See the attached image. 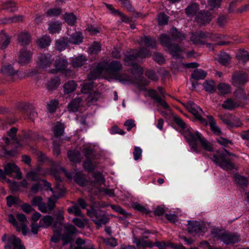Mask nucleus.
<instances>
[{
	"label": "nucleus",
	"mask_w": 249,
	"mask_h": 249,
	"mask_svg": "<svg viewBox=\"0 0 249 249\" xmlns=\"http://www.w3.org/2000/svg\"><path fill=\"white\" fill-rule=\"evenodd\" d=\"M122 68L123 65L119 61L113 60L110 62H101L91 71L88 75V78L90 80L95 79L102 74L106 73L123 84L135 85L137 78H133L125 73H119Z\"/></svg>",
	"instance_id": "f257e3e1"
},
{
	"label": "nucleus",
	"mask_w": 249,
	"mask_h": 249,
	"mask_svg": "<svg viewBox=\"0 0 249 249\" xmlns=\"http://www.w3.org/2000/svg\"><path fill=\"white\" fill-rule=\"evenodd\" d=\"M184 136L189 142L192 151L198 154L203 153V150L208 152L213 151L211 143L206 140L198 132L185 131Z\"/></svg>",
	"instance_id": "f03ea898"
},
{
	"label": "nucleus",
	"mask_w": 249,
	"mask_h": 249,
	"mask_svg": "<svg viewBox=\"0 0 249 249\" xmlns=\"http://www.w3.org/2000/svg\"><path fill=\"white\" fill-rule=\"evenodd\" d=\"M149 81L145 78L139 76L137 78L135 85L140 90L145 91L147 92V94L145 96H149L152 99L155 100L159 105L162 106L164 108L167 109L169 106L162 99L164 97L165 92L161 87H159L158 89L160 92V95H158L156 90L153 89H147L146 86L148 85Z\"/></svg>",
	"instance_id": "7ed1b4c3"
},
{
	"label": "nucleus",
	"mask_w": 249,
	"mask_h": 249,
	"mask_svg": "<svg viewBox=\"0 0 249 249\" xmlns=\"http://www.w3.org/2000/svg\"><path fill=\"white\" fill-rule=\"evenodd\" d=\"M210 158L221 168L224 170L229 171L234 168V164L229 158H227L226 155L219 151L211 155Z\"/></svg>",
	"instance_id": "20e7f679"
},
{
	"label": "nucleus",
	"mask_w": 249,
	"mask_h": 249,
	"mask_svg": "<svg viewBox=\"0 0 249 249\" xmlns=\"http://www.w3.org/2000/svg\"><path fill=\"white\" fill-rule=\"evenodd\" d=\"M160 40L162 46L168 48L173 57L175 58L182 57V53L184 52V50L178 45L171 43L170 37L166 34L161 35L160 36Z\"/></svg>",
	"instance_id": "39448f33"
},
{
	"label": "nucleus",
	"mask_w": 249,
	"mask_h": 249,
	"mask_svg": "<svg viewBox=\"0 0 249 249\" xmlns=\"http://www.w3.org/2000/svg\"><path fill=\"white\" fill-rule=\"evenodd\" d=\"M42 181L44 182L45 186L47 187V189L50 190L53 194L52 196L49 198L47 204L49 211H51L55 207V200L60 197L64 194V191L63 189L59 187L58 184L56 185L55 187L53 189L51 187V183L47 180L43 179Z\"/></svg>",
	"instance_id": "423d86ee"
},
{
	"label": "nucleus",
	"mask_w": 249,
	"mask_h": 249,
	"mask_svg": "<svg viewBox=\"0 0 249 249\" xmlns=\"http://www.w3.org/2000/svg\"><path fill=\"white\" fill-rule=\"evenodd\" d=\"M16 217L18 222L14 215L10 214L8 217V221L16 228L17 231H21L23 235H26L28 232L26 217L24 214L18 213Z\"/></svg>",
	"instance_id": "0eeeda50"
},
{
	"label": "nucleus",
	"mask_w": 249,
	"mask_h": 249,
	"mask_svg": "<svg viewBox=\"0 0 249 249\" xmlns=\"http://www.w3.org/2000/svg\"><path fill=\"white\" fill-rule=\"evenodd\" d=\"M139 56L136 51L131 53L126 54L124 57V62L125 65L132 66L131 72L133 74L142 75L143 70L142 67L137 64V60Z\"/></svg>",
	"instance_id": "6e6552de"
},
{
	"label": "nucleus",
	"mask_w": 249,
	"mask_h": 249,
	"mask_svg": "<svg viewBox=\"0 0 249 249\" xmlns=\"http://www.w3.org/2000/svg\"><path fill=\"white\" fill-rule=\"evenodd\" d=\"M0 72L3 74L10 77L17 76L18 78H22L26 75L32 76L36 73V71L34 70L30 71L27 73L19 71L14 69L13 65L10 64L2 65L0 69Z\"/></svg>",
	"instance_id": "1a4fd4ad"
},
{
	"label": "nucleus",
	"mask_w": 249,
	"mask_h": 249,
	"mask_svg": "<svg viewBox=\"0 0 249 249\" xmlns=\"http://www.w3.org/2000/svg\"><path fill=\"white\" fill-rule=\"evenodd\" d=\"M185 108L191 112L195 117V118L198 120L201 124L204 125H207V121L202 117L203 111L196 104L194 103L189 101L184 104Z\"/></svg>",
	"instance_id": "9d476101"
},
{
	"label": "nucleus",
	"mask_w": 249,
	"mask_h": 249,
	"mask_svg": "<svg viewBox=\"0 0 249 249\" xmlns=\"http://www.w3.org/2000/svg\"><path fill=\"white\" fill-rule=\"evenodd\" d=\"M53 61L54 59L49 53H39L35 60L37 67L43 70L50 68Z\"/></svg>",
	"instance_id": "9b49d317"
},
{
	"label": "nucleus",
	"mask_w": 249,
	"mask_h": 249,
	"mask_svg": "<svg viewBox=\"0 0 249 249\" xmlns=\"http://www.w3.org/2000/svg\"><path fill=\"white\" fill-rule=\"evenodd\" d=\"M93 150L88 149L85 152L86 160L83 163V167L85 170L89 172H92L95 168L97 163L93 161L94 159Z\"/></svg>",
	"instance_id": "f8f14e48"
},
{
	"label": "nucleus",
	"mask_w": 249,
	"mask_h": 249,
	"mask_svg": "<svg viewBox=\"0 0 249 249\" xmlns=\"http://www.w3.org/2000/svg\"><path fill=\"white\" fill-rule=\"evenodd\" d=\"M212 35L210 33L200 31L195 33H192L190 40L196 45L205 44V39L212 38Z\"/></svg>",
	"instance_id": "ddd939ff"
},
{
	"label": "nucleus",
	"mask_w": 249,
	"mask_h": 249,
	"mask_svg": "<svg viewBox=\"0 0 249 249\" xmlns=\"http://www.w3.org/2000/svg\"><path fill=\"white\" fill-rule=\"evenodd\" d=\"M33 54V52L29 50L21 49L18 54V62L22 65L30 63L32 61Z\"/></svg>",
	"instance_id": "4468645a"
},
{
	"label": "nucleus",
	"mask_w": 249,
	"mask_h": 249,
	"mask_svg": "<svg viewBox=\"0 0 249 249\" xmlns=\"http://www.w3.org/2000/svg\"><path fill=\"white\" fill-rule=\"evenodd\" d=\"M4 249H25V248L19 238L12 235L7 238V244Z\"/></svg>",
	"instance_id": "2eb2a0df"
},
{
	"label": "nucleus",
	"mask_w": 249,
	"mask_h": 249,
	"mask_svg": "<svg viewBox=\"0 0 249 249\" xmlns=\"http://www.w3.org/2000/svg\"><path fill=\"white\" fill-rule=\"evenodd\" d=\"M220 118L225 124L230 127H238L241 124L239 119L235 118L231 114L220 115Z\"/></svg>",
	"instance_id": "dca6fc26"
},
{
	"label": "nucleus",
	"mask_w": 249,
	"mask_h": 249,
	"mask_svg": "<svg viewBox=\"0 0 249 249\" xmlns=\"http://www.w3.org/2000/svg\"><path fill=\"white\" fill-rule=\"evenodd\" d=\"M48 172L44 171L40 167H37L36 169L28 172L26 174V178L32 181H37L40 179L41 177L45 176Z\"/></svg>",
	"instance_id": "f3484780"
},
{
	"label": "nucleus",
	"mask_w": 249,
	"mask_h": 249,
	"mask_svg": "<svg viewBox=\"0 0 249 249\" xmlns=\"http://www.w3.org/2000/svg\"><path fill=\"white\" fill-rule=\"evenodd\" d=\"M248 80V76L245 72H235L232 77V83L235 86H238L246 83Z\"/></svg>",
	"instance_id": "a211bd4d"
},
{
	"label": "nucleus",
	"mask_w": 249,
	"mask_h": 249,
	"mask_svg": "<svg viewBox=\"0 0 249 249\" xmlns=\"http://www.w3.org/2000/svg\"><path fill=\"white\" fill-rule=\"evenodd\" d=\"M92 220L98 226V228L102 225L106 224L108 222V218L100 212L93 211L90 214Z\"/></svg>",
	"instance_id": "6ab92c4d"
},
{
	"label": "nucleus",
	"mask_w": 249,
	"mask_h": 249,
	"mask_svg": "<svg viewBox=\"0 0 249 249\" xmlns=\"http://www.w3.org/2000/svg\"><path fill=\"white\" fill-rule=\"evenodd\" d=\"M68 65L67 60L65 58H59L56 59L54 66V69H52L50 71L51 73H54L59 71H64Z\"/></svg>",
	"instance_id": "aec40b11"
},
{
	"label": "nucleus",
	"mask_w": 249,
	"mask_h": 249,
	"mask_svg": "<svg viewBox=\"0 0 249 249\" xmlns=\"http://www.w3.org/2000/svg\"><path fill=\"white\" fill-rule=\"evenodd\" d=\"M212 18V14L210 12L201 11L196 15V20L199 24L204 25L209 23Z\"/></svg>",
	"instance_id": "412c9836"
},
{
	"label": "nucleus",
	"mask_w": 249,
	"mask_h": 249,
	"mask_svg": "<svg viewBox=\"0 0 249 249\" xmlns=\"http://www.w3.org/2000/svg\"><path fill=\"white\" fill-rule=\"evenodd\" d=\"M220 239L226 244H235L240 241L238 235L228 232L222 233L220 236Z\"/></svg>",
	"instance_id": "4be33fe9"
},
{
	"label": "nucleus",
	"mask_w": 249,
	"mask_h": 249,
	"mask_svg": "<svg viewBox=\"0 0 249 249\" xmlns=\"http://www.w3.org/2000/svg\"><path fill=\"white\" fill-rule=\"evenodd\" d=\"M4 172L5 174L8 175H11L13 173H15L16 178L20 179L22 178V173L20 171L19 168L13 163H8L4 166Z\"/></svg>",
	"instance_id": "5701e85b"
},
{
	"label": "nucleus",
	"mask_w": 249,
	"mask_h": 249,
	"mask_svg": "<svg viewBox=\"0 0 249 249\" xmlns=\"http://www.w3.org/2000/svg\"><path fill=\"white\" fill-rule=\"evenodd\" d=\"M18 41L22 46L28 45L31 41V36L29 32L22 31L18 34Z\"/></svg>",
	"instance_id": "b1692460"
},
{
	"label": "nucleus",
	"mask_w": 249,
	"mask_h": 249,
	"mask_svg": "<svg viewBox=\"0 0 249 249\" xmlns=\"http://www.w3.org/2000/svg\"><path fill=\"white\" fill-rule=\"evenodd\" d=\"M66 40L68 43L79 45L83 42V36L81 33L75 32L70 36L67 37Z\"/></svg>",
	"instance_id": "393cba45"
},
{
	"label": "nucleus",
	"mask_w": 249,
	"mask_h": 249,
	"mask_svg": "<svg viewBox=\"0 0 249 249\" xmlns=\"http://www.w3.org/2000/svg\"><path fill=\"white\" fill-rule=\"evenodd\" d=\"M188 228L190 233H199L203 231L204 227L199 222L189 221Z\"/></svg>",
	"instance_id": "a878e982"
},
{
	"label": "nucleus",
	"mask_w": 249,
	"mask_h": 249,
	"mask_svg": "<svg viewBox=\"0 0 249 249\" xmlns=\"http://www.w3.org/2000/svg\"><path fill=\"white\" fill-rule=\"evenodd\" d=\"M61 170L65 173L68 178H71L74 177V180L80 185L84 186L85 185V180L83 175L77 173L73 176V174L68 173L64 168H62Z\"/></svg>",
	"instance_id": "bb28decb"
},
{
	"label": "nucleus",
	"mask_w": 249,
	"mask_h": 249,
	"mask_svg": "<svg viewBox=\"0 0 249 249\" xmlns=\"http://www.w3.org/2000/svg\"><path fill=\"white\" fill-rule=\"evenodd\" d=\"M87 60L85 55H79L72 58L71 65L74 68L81 67L86 63Z\"/></svg>",
	"instance_id": "cd10ccee"
},
{
	"label": "nucleus",
	"mask_w": 249,
	"mask_h": 249,
	"mask_svg": "<svg viewBox=\"0 0 249 249\" xmlns=\"http://www.w3.org/2000/svg\"><path fill=\"white\" fill-rule=\"evenodd\" d=\"M211 130L216 135H220L222 133L220 128L216 125L215 120L211 115L207 116Z\"/></svg>",
	"instance_id": "c85d7f7f"
},
{
	"label": "nucleus",
	"mask_w": 249,
	"mask_h": 249,
	"mask_svg": "<svg viewBox=\"0 0 249 249\" xmlns=\"http://www.w3.org/2000/svg\"><path fill=\"white\" fill-rule=\"evenodd\" d=\"M140 43L141 45H144L151 48H155L157 46L155 39L149 36H145L142 37Z\"/></svg>",
	"instance_id": "c756f323"
},
{
	"label": "nucleus",
	"mask_w": 249,
	"mask_h": 249,
	"mask_svg": "<svg viewBox=\"0 0 249 249\" xmlns=\"http://www.w3.org/2000/svg\"><path fill=\"white\" fill-rule=\"evenodd\" d=\"M82 99L77 97L72 100L68 105V109L70 112H75L78 111L80 106Z\"/></svg>",
	"instance_id": "7c9ffc66"
},
{
	"label": "nucleus",
	"mask_w": 249,
	"mask_h": 249,
	"mask_svg": "<svg viewBox=\"0 0 249 249\" xmlns=\"http://www.w3.org/2000/svg\"><path fill=\"white\" fill-rule=\"evenodd\" d=\"M0 49L4 50L10 42V38L3 31L0 32Z\"/></svg>",
	"instance_id": "2f4dec72"
},
{
	"label": "nucleus",
	"mask_w": 249,
	"mask_h": 249,
	"mask_svg": "<svg viewBox=\"0 0 249 249\" xmlns=\"http://www.w3.org/2000/svg\"><path fill=\"white\" fill-rule=\"evenodd\" d=\"M133 242L138 247L144 249L146 247L152 248L154 246V243L150 240H145L144 239L142 240L135 238Z\"/></svg>",
	"instance_id": "473e14b6"
},
{
	"label": "nucleus",
	"mask_w": 249,
	"mask_h": 249,
	"mask_svg": "<svg viewBox=\"0 0 249 249\" xmlns=\"http://www.w3.org/2000/svg\"><path fill=\"white\" fill-rule=\"evenodd\" d=\"M77 84L73 80L69 81L64 86V91L65 94H69L73 92L76 88Z\"/></svg>",
	"instance_id": "72a5a7b5"
},
{
	"label": "nucleus",
	"mask_w": 249,
	"mask_h": 249,
	"mask_svg": "<svg viewBox=\"0 0 249 249\" xmlns=\"http://www.w3.org/2000/svg\"><path fill=\"white\" fill-rule=\"evenodd\" d=\"M199 10V5L197 3H193L188 6L185 9L186 14L188 16H193L197 15L196 14Z\"/></svg>",
	"instance_id": "f704fd0d"
},
{
	"label": "nucleus",
	"mask_w": 249,
	"mask_h": 249,
	"mask_svg": "<svg viewBox=\"0 0 249 249\" xmlns=\"http://www.w3.org/2000/svg\"><path fill=\"white\" fill-rule=\"evenodd\" d=\"M239 104L231 99H228L222 104V107L227 109L231 110L239 107Z\"/></svg>",
	"instance_id": "c9c22d12"
},
{
	"label": "nucleus",
	"mask_w": 249,
	"mask_h": 249,
	"mask_svg": "<svg viewBox=\"0 0 249 249\" xmlns=\"http://www.w3.org/2000/svg\"><path fill=\"white\" fill-rule=\"evenodd\" d=\"M72 223L77 227L80 229H84L88 224V220L83 216L81 218H74L72 220Z\"/></svg>",
	"instance_id": "e433bc0d"
},
{
	"label": "nucleus",
	"mask_w": 249,
	"mask_h": 249,
	"mask_svg": "<svg viewBox=\"0 0 249 249\" xmlns=\"http://www.w3.org/2000/svg\"><path fill=\"white\" fill-rule=\"evenodd\" d=\"M53 221V218L50 215L44 216L39 221V225L41 227L48 228L50 227Z\"/></svg>",
	"instance_id": "4c0bfd02"
},
{
	"label": "nucleus",
	"mask_w": 249,
	"mask_h": 249,
	"mask_svg": "<svg viewBox=\"0 0 249 249\" xmlns=\"http://www.w3.org/2000/svg\"><path fill=\"white\" fill-rule=\"evenodd\" d=\"M234 179L237 184L242 187H246L248 184V179L242 176L236 174L234 176Z\"/></svg>",
	"instance_id": "58836bf2"
},
{
	"label": "nucleus",
	"mask_w": 249,
	"mask_h": 249,
	"mask_svg": "<svg viewBox=\"0 0 249 249\" xmlns=\"http://www.w3.org/2000/svg\"><path fill=\"white\" fill-rule=\"evenodd\" d=\"M207 75V73L201 69H196L192 73V77L196 80L203 79Z\"/></svg>",
	"instance_id": "ea45409f"
},
{
	"label": "nucleus",
	"mask_w": 249,
	"mask_h": 249,
	"mask_svg": "<svg viewBox=\"0 0 249 249\" xmlns=\"http://www.w3.org/2000/svg\"><path fill=\"white\" fill-rule=\"evenodd\" d=\"M220 93L222 95L228 94L231 92L230 86L226 83H220L217 87Z\"/></svg>",
	"instance_id": "a19ab883"
},
{
	"label": "nucleus",
	"mask_w": 249,
	"mask_h": 249,
	"mask_svg": "<svg viewBox=\"0 0 249 249\" xmlns=\"http://www.w3.org/2000/svg\"><path fill=\"white\" fill-rule=\"evenodd\" d=\"M61 29V24L57 22H53L49 24L48 30L50 33H58Z\"/></svg>",
	"instance_id": "79ce46f5"
},
{
	"label": "nucleus",
	"mask_w": 249,
	"mask_h": 249,
	"mask_svg": "<svg viewBox=\"0 0 249 249\" xmlns=\"http://www.w3.org/2000/svg\"><path fill=\"white\" fill-rule=\"evenodd\" d=\"M64 125L59 122H57L53 128L54 136L56 137L61 136L64 132Z\"/></svg>",
	"instance_id": "37998d69"
},
{
	"label": "nucleus",
	"mask_w": 249,
	"mask_h": 249,
	"mask_svg": "<svg viewBox=\"0 0 249 249\" xmlns=\"http://www.w3.org/2000/svg\"><path fill=\"white\" fill-rule=\"evenodd\" d=\"M204 89L208 92L213 93L216 90L215 83L213 81H206L203 83Z\"/></svg>",
	"instance_id": "c03bdc74"
},
{
	"label": "nucleus",
	"mask_w": 249,
	"mask_h": 249,
	"mask_svg": "<svg viewBox=\"0 0 249 249\" xmlns=\"http://www.w3.org/2000/svg\"><path fill=\"white\" fill-rule=\"evenodd\" d=\"M51 39L49 36H45L40 38L37 41L38 45L42 48H45L50 45Z\"/></svg>",
	"instance_id": "a18cd8bd"
},
{
	"label": "nucleus",
	"mask_w": 249,
	"mask_h": 249,
	"mask_svg": "<svg viewBox=\"0 0 249 249\" xmlns=\"http://www.w3.org/2000/svg\"><path fill=\"white\" fill-rule=\"evenodd\" d=\"M68 156L69 160L71 162H77L80 160V154L79 152L70 151L68 152Z\"/></svg>",
	"instance_id": "49530a36"
},
{
	"label": "nucleus",
	"mask_w": 249,
	"mask_h": 249,
	"mask_svg": "<svg viewBox=\"0 0 249 249\" xmlns=\"http://www.w3.org/2000/svg\"><path fill=\"white\" fill-rule=\"evenodd\" d=\"M60 84V80L58 77H55L52 78L47 83V88L52 89L57 87Z\"/></svg>",
	"instance_id": "de8ad7c7"
},
{
	"label": "nucleus",
	"mask_w": 249,
	"mask_h": 249,
	"mask_svg": "<svg viewBox=\"0 0 249 249\" xmlns=\"http://www.w3.org/2000/svg\"><path fill=\"white\" fill-rule=\"evenodd\" d=\"M107 8L109 10L112 14H118L120 16L123 18V21L125 22H127L128 21V18L125 17L124 14L119 10L115 9L111 4H106Z\"/></svg>",
	"instance_id": "09e8293b"
},
{
	"label": "nucleus",
	"mask_w": 249,
	"mask_h": 249,
	"mask_svg": "<svg viewBox=\"0 0 249 249\" xmlns=\"http://www.w3.org/2000/svg\"><path fill=\"white\" fill-rule=\"evenodd\" d=\"M62 13V9L60 8H53L49 9L45 13L46 15L49 17H56L60 15Z\"/></svg>",
	"instance_id": "8fccbe9b"
},
{
	"label": "nucleus",
	"mask_w": 249,
	"mask_h": 249,
	"mask_svg": "<svg viewBox=\"0 0 249 249\" xmlns=\"http://www.w3.org/2000/svg\"><path fill=\"white\" fill-rule=\"evenodd\" d=\"M101 46L99 43L94 42L88 48V52L90 54H97L101 51Z\"/></svg>",
	"instance_id": "3c124183"
},
{
	"label": "nucleus",
	"mask_w": 249,
	"mask_h": 249,
	"mask_svg": "<svg viewBox=\"0 0 249 249\" xmlns=\"http://www.w3.org/2000/svg\"><path fill=\"white\" fill-rule=\"evenodd\" d=\"M230 60V55L226 53L222 52L218 55V61L223 65L228 64Z\"/></svg>",
	"instance_id": "603ef678"
},
{
	"label": "nucleus",
	"mask_w": 249,
	"mask_h": 249,
	"mask_svg": "<svg viewBox=\"0 0 249 249\" xmlns=\"http://www.w3.org/2000/svg\"><path fill=\"white\" fill-rule=\"evenodd\" d=\"M237 56L239 61L245 63L249 60V53L245 50H240Z\"/></svg>",
	"instance_id": "864d4df0"
},
{
	"label": "nucleus",
	"mask_w": 249,
	"mask_h": 249,
	"mask_svg": "<svg viewBox=\"0 0 249 249\" xmlns=\"http://www.w3.org/2000/svg\"><path fill=\"white\" fill-rule=\"evenodd\" d=\"M174 121L182 129H183V135H184V133L185 131L190 130L192 132H193L192 129H189L187 128V126L183 121L178 116H175L174 117Z\"/></svg>",
	"instance_id": "5fc2aeb1"
},
{
	"label": "nucleus",
	"mask_w": 249,
	"mask_h": 249,
	"mask_svg": "<svg viewBox=\"0 0 249 249\" xmlns=\"http://www.w3.org/2000/svg\"><path fill=\"white\" fill-rule=\"evenodd\" d=\"M58 102L56 100H53L47 103V109L49 112L53 113L57 108Z\"/></svg>",
	"instance_id": "6e6d98bb"
},
{
	"label": "nucleus",
	"mask_w": 249,
	"mask_h": 249,
	"mask_svg": "<svg viewBox=\"0 0 249 249\" xmlns=\"http://www.w3.org/2000/svg\"><path fill=\"white\" fill-rule=\"evenodd\" d=\"M18 145H19V144H18V145L16 147V149H12L11 150H6L5 146H3L2 147V149L3 152L4 156L5 157H7V158L15 156L18 153V151H17V149L18 147Z\"/></svg>",
	"instance_id": "4d7b16f0"
},
{
	"label": "nucleus",
	"mask_w": 249,
	"mask_h": 249,
	"mask_svg": "<svg viewBox=\"0 0 249 249\" xmlns=\"http://www.w3.org/2000/svg\"><path fill=\"white\" fill-rule=\"evenodd\" d=\"M154 246L158 247L159 249H167L168 247H174L173 244L171 242H165L164 241H156L154 243Z\"/></svg>",
	"instance_id": "13d9d810"
},
{
	"label": "nucleus",
	"mask_w": 249,
	"mask_h": 249,
	"mask_svg": "<svg viewBox=\"0 0 249 249\" xmlns=\"http://www.w3.org/2000/svg\"><path fill=\"white\" fill-rule=\"evenodd\" d=\"M3 9L9 10L10 11H15L17 10L15 3L12 0H7L2 3Z\"/></svg>",
	"instance_id": "bf43d9fd"
},
{
	"label": "nucleus",
	"mask_w": 249,
	"mask_h": 249,
	"mask_svg": "<svg viewBox=\"0 0 249 249\" xmlns=\"http://www.w3.org/2000/svg\"><path fill=\"white\" fill-rule=\"evenodd\" d=\"M68 211L70 213H73L75 215L82 216V213L79 207V206L77 204L72 206L68 208Z\"/></svg>",
	"instance_id": "052dcab7"
},
{
	"label": "nucleus",
	"mask_w": 249,
	"mask_h": 249,
	"mask_svg": "<svg viewBox=\"0 0 249 249\" xmlns=\"http://www.w3.org/2000/svg\"><path fill=\"white\" fill-rule=\"evenodd\" d=\"M139 58H146L151 56L150 51L144 48H142L138 52H136Z\"/></svg>",
	"instance_id": "680f3d73"
},
{
	"label": "nucleus",
	"mask_w": 249,
	"mask_h": 249,
	"mask_svg": "<svg viewBox=\"0 0 249 249\" xmlns=\"http://www.w3.org/2000/svg\"><path fill=\"white\" fill-rule=\"evenodd\" d=\"M64 19L66 22L72 26L75 23L76 20V17L72 13L66 14L64 16Z\"/></svg>",
	"instance_id": "e2e57ef3"
},
{
	"label": "nucleus",
	"mask_w": 249,
	"mask_h": 249,
	"mask_svg": "<svg viewBox=\"0 0 249 249\" xmlns=\"http://www.w3.org/2000/svg\"><path fill=\"white\" fill-rule=\"evenodd\" d=\"M68 43L66 38H64L63 40H58L56 42L55 47L57 50L61 51L66 48Z\"/></svg>",
	"instance_id": "0e129e2a"
},
{
	"label": "nucleus",
	"mask_w": 249,
	"mask_h": 249,
	"mask_svg": "<svg viewBox=\"0 0 249 249\" xmlns=\"http://www.w3.org/2000/svg\"><path fill=\"white\" fill-rule=\"evenodd\" d=\"M168 17L163 13H160L157 18V20L159 25H166L168 21Z\"/></svg>",
	"instance_id": "69168bd1"
},
{
	"label": "nucleus",
	"mask_w": 249,
	"mask_h": 249,
	"mask_svg": "<svg viewBox=\"0 0 249 249\" xmlns=\"http://www.w3.org/2000/svg\"><path fill=\"white\" fill-rule=\"evenodd\" d=\"M173 37L176 40H183L185 38L184 34L178 32L176 29L173 28L171 31Z\"/></svg>",
	"instance_id": "338daca9"
},
{
	"label": "nucleus",
	"mask_w": 249,
	"mask_h": 249,
	"mask_svg": "<svg viewBox=\"0 0 249 249\" xmlns=\"http://www.w3.org/2000/svg\"><path fill=\"white\" fill-rule=\"evenodd\" d=\"M235 93L236 97L241 101H246L248 98L244 90L242 89H237Z\"/></svg>",
	"instance_id": "774afa93"
}]
</instances>
